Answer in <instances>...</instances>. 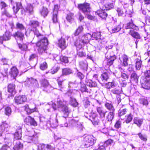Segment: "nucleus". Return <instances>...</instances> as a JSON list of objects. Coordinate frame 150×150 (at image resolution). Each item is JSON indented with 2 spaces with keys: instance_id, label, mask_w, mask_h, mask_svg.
<instances>
[{
  "instance_id": "f257e3e1",
  "label": "nucleus",
  "mask_w": 150,
  "mask_h": 150,
  "mask_svg": "<svg viewBox=\"0 0 150 150\" xmlns=\"http://www.w3.org/2000/svg\"><path fill=\"white\" fill-rule=\"evenodd\" d=\"M66 104V101L61 100L59 98L57 99V104L52 103V107L54 110L58 109V110L62 111L67 116L69 113V110Z\"/></svg>"
},
{
  "instance_id": "f03ea898",
  "label": "nucleus",
  "mask_w": 150,
  "mask_h": 150,
  "mask_svg": "<svg viewBox=\"0 0 150 150\" xmlns=\"http://www.w3.org/2000/svg\"><path fill=\"white\" fill-rule=\"evenodd\" d=\"M91 38V35L89 33L85 34L76 40L75 45L78 48L80 49L84 44L88 43Z\"/></svg>"
},
{
  "instance_id": "7ed1b4c3",
  "label": "nucleus",
  "mask_w": 150,
  "mask_h": 150,
  "mask_svg": "<svg viewBox=\"0 0 150 150\" xmlns=\"http://www.w3.org/2000/svg\"><path fill=\"white\" fill-rule=\"evenodd\" d=\"M41 38H38L41 40L37 43V46L38 47V50L40 54H42L45 52L47 48V46L48 45V40L46 38L40 37Z\"/></svg>"
},
{
  "instance_id": "20e7f679",
  "label": "nucleus",
  "mask_w": 150,
  "mask_h": 150,
  "mask_svg": "<svg viewBox=\"0 0 150 150\" xmlns=\"http://www.w3.org/2000/svg\"><path fill=\"white\" fill-rule=\"evenodd\" d=\"M29 24L31 27L32 28L30 29V35L34 34L36 35L38 38H41L40 37H43V35L41 34L37 30V28L39 26V23L37 21H30Z\"/></svg>"
},
{
  "instance_id": "39448f33",
  "label": "nucleus",
  "mask_w": 150,
  "mask_h": 150,
  "mask_svg": "<svg viewBox=\"0 0 150 150\" xmlns=\"http://www.w3.org/2000/svg\"><path fill=\"white\" fill-rule=\"evenodd\" d=\"M24 84L31 89V91L34 90V88L38 87L39 86L37 80L32 78H28L24 82Z\"/></svg>"
},
{
  "instance_id": "423d86ee",
  "label": "nucleus",
  "mask_w": 150,
  "mask_h": 150,
  "mask_svg": "<svg viewBox=\"0 0 150 150\" xmlns=\"http://www.w3.org/2000/svg\"><path fill=\"white\" fill-rule=\"evenodd\" d=\"M144 83L143 85V88L145 89H150V70H146L144 72Z\"/></svg>"
},
{
  "instance_id": "0eeeda50",
  "label": "nucleus",
  "mask_w": 150,
  "mask_h": 150,
  "mask_svg": "<svg viewBox=\"0 0 150 150\" xmlns=\"http://www.w3.org/2000/svg\"><path fill=\"white\" fill-rule=\"evenodd\" d=\"M86 114V115H84L85 117L90 120L94 125H96L98 124L99 120L96 113L91 112L90 114L89 115H87V113Z\"/></svg>"
},
{
  "instance_id": "6e6552de",
  "label": "nucleus",
  "mask_w": 150,
  "mask_h": 150,
  "mask_svg": "<svg viewBox=\"0 0 150 150\" xmlns=\"http://www.w3.org/2000/svg\"><path fill=\"white\" fill-rule=\"evenodd\" d=\"M78 8L85 14L89 13L90 12L91 8L90 4L88 3H84L78 5Z\"/></svg>"
},
{
  "instance_id": "1a4fd4ad",
  "label": "nucleus",
  "mask_w": 150,
  "mask_h": 150,
  "mask_svg": "<svg viewBox=\"0 0 150 150\" xmlns=\"http://www.w3.org/2000/svg\"><path fill=\"white\" fill-rule=\"evenodd\" d=\"M96 139L92 135L86 136L84 139L86 142L85 145L86 147L92 146L96 142Z\"/></svg>"
},
{
  "instance_id": "9d476101",
  "label": "nucleus",
  "mask_w": 150,
  "mask_h": 150,
  "mask_svg": "<svg viewBox=\"0 0 150 150\" xmlns=\"http://www.w3.org/2000/svg\"><path fill=\"white\" fill-rule=\"evenodd\" d=\"M24 32L17 31L13 34V36L16 40L17 43L21 42L24 38Z\"/></svg>"
},
{
  "instance_id": "9b49d317",
  "label": "nucleus",
  "mask_w": 150,
  "mask_h": 150,
  "mask_svg": "<svg viewBox=\"0 0 150 150\" xmlns=\"http://www.w3.org/2000/svg\"><path fill=\"white\" fill-rule=\"evenodd\" d=\"M34 134L35 133L33 130L30 132H28L24 137L25 141L28 143L31 142L34 139Z\"/></svg>"
},
{
  "instance_id": "f8f14e48",
  "label": "nucleus",
  "mask_w": 150,
  "mask_h": 150,
  "mask_svg": "<svg viewBox=\"0 0 150 150\" xmlns=\"http://www.w3.org/2000/svg\"><path fill=\"white\" fill-rule=\"evenodd\" d=\"M70 123L72 124L73 125H76L78 130L79 132H82L84 128L83 125L82 123L80 122H79L78 121H76L72 119L71 120L70 122Z\"/></svg>"
},
{
  "instance_id": "ddd939ff",
  "label": "nucleus",
  "mask_w": 150,
  "mask_h": 150,
  "mask_svg": "<svg viewBox=\"0 0 150 150\" xmlns=\"http://www.w3.org/2000/svg\"><path fill=\"white\" fill-rule=\"evenodd\" d=\"M27 98L25 96H19L15 97L14 101L16 104H21L26 101Z\"/></svg>"
},
{
  "instance_id": "4468645a",
  "label": "nucleus",
  "mask_w": 150,
  "mask_h": 150,
  "mask_svg": "<svg viewBox=\"0 0 150 150\" xmlns=\"http://www.w3.org/2000/svg\"><path fill=\"white\" fill-rule=\"evenodd\" d=\"M54 147L49 144H40L38 146L37 150H55Z\"/></svg>"
},
{
  "instance_id": "2eb2a0df",
  "label": "nucleus",
  "mask_w": 150,
  "mask_h": 150,
  "mask_svg": "<svg viewBox=\"0 0 150 150\" xmlns=\"http://www.w3.org/2000/svg\"><path fill=\"white\" fill-rule=\"evenodd\" d=\"M105 57L108 59L107 64L109 65L112 64L113 61L116 59L115 55H111L108 52L105 54Z\"/></svg>"
},
{
  "instance_id": "dca6fc26",
  "label": "nucleus",
  "mask_w": 150,
  "mask_h": 150,
  "mask_svg": "<svg viewBox=\"0 0 150 150\" xmlns=\"http://www.w3.org/2000/svg\"><path fill=\"white\" fill-rule=\"evenodd\" d=\"M24 122L28 125H30L34 126H36L37 123L33 118L30 116L26 117L24 120Z\"/></svg>"
},
{
  "instance_id": "f3484780",
  "label": "nucleus",
  "mask_w": 150,
  "mask_h": 150,
  "mask_svg": "<svg viewBox=\"0 0 150 150\" xmlns=\"http://www.w3.org/2000/svg\"><path fill=\"white\" fill-rule=\"evenodd\" d=\"M58 9V6L57 5H55L53 11V16L52 17V20L54 23H56L58 22L57 18Z\"/></svg>"
},
{
  "instance_id": "a211bd4d",
  "label": "nucleus",
  "mask_w": 150,
  "mask_h": 150,
  "mask_svg": "<svg viewBox=\"0 0 150 150\" xmlns=\"http://www.w3.org/2000/svg\"><path fill=\"white\" fill-rule=\"evenodd\" d=\"M14 150H22L23 148V144L18 140H15L13 143Z\"/></svg>"
},
{
  "instance_id": "6ab92c4d",
  "label": "nucleus",
  "mask_w": 150,
  "mask_h": 150,
  "mask_svg": "<svg viewBox=\"0 0 150 150\" xmlns=\"http://www.w3.org/2000/svg\"><path fill=\"white\" fill-rule=\"evenodd\" d=\"M34 105L35 107L34 108H32L31 106L29 107L28 105H26L25 106V110L28 114H31L37 111V109L35 105Z\"/></svg>"
},
{
  "instance_id": "aec40b11",
  "label": "nucleus",
  "mask_w": 150,
  "mask_h": 150,
  "mask_svg": "<svg viewBox=\"0 0 150 150\" xmlns=\"http://www.w3.org/2000/svg\"><path fill=\"white\" fill-rule=\"evenodd\" d=\"M129 34L132 37L137 39H140L141 38L139 33L133 30H130L129 32Z\"/></svg>"
},
{
  "instance_id": "412c9836",
  "label": "nucleus",
  "mask_w": 150,
  "mask_h": 150,
  "mask_svg": "<svg viewBox=\"0 0 150 150\" xmlns=\"http://www.w3.org/2000/svg\"><path fill=\"white\" fill-rule=\"evenodd\" d=\"M18 73V70L15 67H12L11 69L10 74L11 76L13 77V79H15Z\"/></svg>"
},
{
  "instance_id": "4be33fe9",
  "label": "nucleus",
  "mask_w": 150,
  "mask_h": 150,
  "mask_svg": "<svg viewBox=\"0 0 150 150\" xmlns=\"http://www.w3.org/2000/svg\"><path fill=\"white\" fill-rule=\"evenodd\" d=\"M95 14L98 15L103 19H105L107 16V13L103 10H99L95 12Z\"/></svg>"
},
{
  "instance_id": "5701e85b",
  "label": "nucleus",
  "mask_w": 150,
  "mask_h": 150,
  "mask_svg": "<svg viewBox=\"0 0 150 150\" xmlns=\"http://www.w3.org/2000/svg\"><path fill=\"white\" fill-rule=\"evenodd\" d=\"M142 64V61L141 60V57L137 58L135 60V67L137 70H140Z\"/></svg>"
},
{
  "instance_id": "b1692460",
  "label": "nucleus",
  "mask_w": 150,
  "mask_h": 150,
  "mask_svg": "<svg viewBox=\"0 0 150 150\" xmlns=\"http://www.w3.org/2000/svg\"><path fill=\"white\" fill-rule=\"evenodd\" d=\"M16 28L19 30L21 31L26 33V29L23 25L19 22H17L16 24Z\"/></svg>"
},
{
  "instance_id": "393cba45",
  "label": "nucleus",
  "mask_w": 150,
  "mask_h": 150,
  "mask_svg": "<svg viewBox=\"0 0 150 150\" xmlns=\"http://www.w3.org/2000/svg\"><path fill=\"white\" fill-rule=\"evenodd\" d=\"M131 80L132 81H134L136 83H137L139 76H138L137 73L134 71H133V72L132 73L130 77Z\"/></svg>"
},
{
  "instance_id": "a878e982",
  "label": "nucleus",
  "mask_w": 150,
  "mask_h": 150,
  "mask_svg": "<svg viewBox=\"0 0 150 150\" xmlns=\"http://www.w3.org/2000/svg\"><path fill=\"white\" fill-rule=\"evenodd\" d=\"M22 131L21 128L20 127L18 129H17L15 132L14 136L15 139L18 140L21 139V137Z\"/></svg>"
},
{
  "instance_id": "bb28decb",
  "label": "nucleus",
  "mask_w": 150,
  "mask_h": 150,
  "mask_svg": "<svg viewBox=\"0 0 150 150\" xmlns=\"http://www.w3.org/2000/svg\"><path fill=\"white\" fill-rule=\"evenodd\" d=\"M33 7L31 4H28L25 10V12L32 14L33 13Z\"/></svg>"
},
{
  "instance_id": "cd10ccee",
  "label": "nucleus",
  "mask_w": 150,
  "mask_h": 150,
  "mask_svg": "<svg viewBox=\"0 0 150 150\" xmlns=\"http://www.w3.org/2000/svg\"><path fill=\"white\" fill-rule=\"evenodd\" d=\"M80 89L81 91L83 92H86L89 93H91V90L90 89H88L86 88V86L84 83H80Z\"/></svg>"
},
{
  "instance_id": "c85d7f7f",
  "label": "nucleus",
  "mask_w": 150,
  "mask_h": 150,
  "mask_svg": "<svg viewBox=\"0 0 150 150\" xmlns=\"http://www.w3.org/2000/svg\"><path fill=\"white\" fill-rule=\"evenodd\" d=\"M133 121L134 123L136 124L138 127H140L142 124L143 119L135 117L134 118Z\"/></svg>"
},
{
  "instance_id": "c756f323",
  "label": "nucleus",
  "mask_w": 150,
  "mask_h": 150,
  "mask_svg": "<svg viewBox=\"0 0 150 150\" xmlns=\"http://www.w3.org/2000/svg\"><path fill=\"white\" fill-rule=\"evenodd\" d=\"M15 87L14 84L13 83L9 84L8 86V92L12 94L15 93Z\"/></svg>"
},
{
  "instance_id": "7c9ffc66",
  "label": "nucleus",
  "mask_w": 150,
  "mask_h": 150,
  "mask_svg": "<svg viewBox=\"0 0 150 150\" xmlns=\"http://www.w3.org/2000/svg\"><path fill=\"white\" fill-rule=\"evenodd\" d=\"M125 28L126 29L132 28L135 30H137L138 29V27L134 24L132 22L127 23L126 26L125 27Z\"/></svg>"
},
{
  "instance_id": "2f4dec72",
  "label": "nucleus",
  "mask_w": 150,
  "mask_h": 150,
  "mask_svg": "<svg viewBox=\"0 0 150 150\" xmlns=\"http://www.w3.org/2000/svg\"><path fill=\"white\" fill-rule=\"evenodd\" d=\"M121 91V90L120 88L119 87H116L111 90V94H113L117 96V95H120Z\"/></svg>"
},
{
  "instance_id": "473e14b6",
  "label": "nucleus",
  "mask_w": 150,
  "mask_h": 150,
  "mask_svg": "<svg viewBox=\"0 0 150 150\" xmlns=\"http://www.w3.org/2000/svg\"><path fill=\"white\" fill-rule=\"evenodd\" d=\"M40 12L41 15L45 17L47 16L49 11L47 8L43 7L40 10Z\"/></svg>"
},
{
  "instance_id": "72a5a7b5",
  "label": "nucleus",
  "mask_w": 150,
  "mask_h": 150,
  "mask_svg": "<svg viewBox=\"0 0 150 150\" xmlns=\"http://www.w3.org/2000/svg\"><path fill=\"white\" fill-rule=\"evenodd\" d=\"M97 110L102 118L105 117V114L107 112L106 111H104L103 110L102 108L100 107H98L97 108Z\"/></svg>"
},
{
  "instance_id": "f704fd0d",
  "label": "nucleus",
  "mask_w": 150,
  "mask_h": 150,
  "mask_svg": "<svg viewBox=\"0 0 150 150\" xmlns=\"http://www.w3.org/2000/svg\"><path fill=\"white\" fill-rule=\"evenodd\" d=\"M79 66L81 69L86 70L87 69L88 64L86 60L81 61L79 62Z\"/></svg>"
},
{
  "instance_id": "c9c22d12",
  "label": "nucleus",
  "mask_w": 150,
  "mask_h": 150,
  "mask_svg": "<svg viewBox=\"0 0 150 150\" xmlns=\"http://www.w3.org/2000/svg\"><path fill=\"white\" fill-rule=\"evenodd\" d=\"M74 13L70 12L67 14L66 19L68 22L71 23L74 20Z\"/></svg>"
},
{
  "instance_id": "e433bc0d",
  "label": "nucleus",
  "mask_w": 150,
  "mask_h": 150,
  "mask_svg": "<svg viewBox=\"0 0 150 150\" xmlns=\"http://www.w3.org/2000/svg\"><path fill=\"white\" fill-rule=\"evenodd\" d=\"M58 45L62 49L65 48L67 47L65 40L62 38L59 41Z\"/></svg>"
},
{
  "instance_id": "4c0bfd02",
  "label": "nucleus",
  "mask_w": 150,
  "mask_h": 150,
  "mask_svg": "<svg viewBox=\"0 0 150 150\" xmlns=\"http://www.w3.org/2000/svg\"><path fill=\"white\" fill-rule=\"evenodd\" d=\"M86 85L89 86L90 87H96L97 86V83L93 81L92 80L90 79L87 80L86 81Z\"/></svg>"
},
{
  "instance_id": "58836bf2",
  "label": "nucleus",
  "mask_w": 150,
  "mask_h": 150,
  "mask_svg": "<svg viewBox=\"0 0 150 150\" xmlns=\"http://www.w3.org/2000/svg\"><path fill=\"white\" fill-rule=\"evenodd\" d=\"M105 106L106 108L110 112H114L115 110L113 106L111 103H106Z\"/></svg>"
},
{
  "instance_id": "ea45409f",
  "label": "nucleus",
  "mask_w": 150,
  "mask_h": 150,
  "mask_svg": "<svg viewBox=\"0 0 150 150\" xmlns=\"http://www.w3.org/2000/svg\"><path fill=\"white\" fill-rule=\"evenodd\" d=\"M101 37V33L100 32H94L91 35V38H94L96 40L100 39Z\"/></svg>"
},
{
  "instance_id": "a19ab883",
  "label": "nucleus",
  "mask_w": 150,
  "mask_h": 150,
  "mask_svg": "<svg viewBox=\"0 0 150 150\" xmlns=\"http://www.w3.org/2000/svg\"><path fill=\"white\" fill-rule=\"evenodd\" d=\"M109 74L108 73L105 72L101 75L100 78L103 81H106L109 79Z\"/></svg>"
},
{
  "instance_id": "79ce46f5",
  "label": "nucleus",
  "mask_w": 150,
  "mask_h": 150,
  "mask_svg": "<svg viewBox=\"0 0 150 150\" xmlns=\"http://www.w3.org/2000/svg\"><path fill=\"white\" fill-rule=\"evenodd\" d=\"M105 8H103L104 10H109L113 8L114 5L113 3H108L104 5Z\"/></svg>"
},
{
  "instance_id": "37998d69",
  "label": "nucleus",
  "mask_w": 150,
  "mask_h": 150,
  "mask_svg": "<svg viewBox=\"0 0 150 150\" xmlns=\"http://www.w3.org/2000/svg\"><path fill=\"white\" fill-rule=\"evenodd\" d=\"M40 83L42 86L44 87H47L49 85L48 81L45 79H42L40 81Z\"/></svg>"
},
{
  "instance_id": "c03bdc74",
  "label": "nucleus",
  "mask_w": 150,
  "mask_h": 150,
  "mask_svg": "<svg viewBox=\"0 0 150 150\" xmlns=\"http://www.w3.org/2000/svg\"><path fill=\"white\" fill-rule=\"evenodd\" d=\"M18 45V47L20 49L22 50L26 51L28 48L27 45L25 44H21V42H19L17 43Z\"/></svg>"
},
{
  "instance_id": "a18cd8bd",
  "label": "nucleus",
  "mask_w": 150,
  "mask_h": 150,
  "mask_svg": "<svg viewBox=\"0 0 150 150\" xmlns=\"http://www.w3.org/2000/svg\"><path fill=\"white\" fill-rule=\"evenodd\" d=\"M114 115V112H110L107 116V120L108 121H111L113 119Z\"/></svg>"
},
{
  "instance_id": "49530a36",
  "label": "nucleus",
  "mask_w": 150,
  "mask_h": 150,
  "mask_svg": "<svg viewBox=\"0 0 150 150\" xmlns=\"http://www.w3.org/2000/svg\"><path fill=\"white\" fill-rule=\"evenodd\" d=\"M105 86V87L108 89L113 88L115 86V83L113 82H108L106 84Z\"/></svg>"
},
{
  "instance_id": "de8ad7c7",
  "label": "nucleus",
  "mask_w": 150,
  "mask_h": 150,
  "mask_svg": "<svg viewBox=\"0 0 150 150\" xmlns=\"http://www.w3.org/2000/svg\"><path fill=\"white\" fill-rule=\"evenodd\" d=\"M0 71L2 74L4 76H6L7 75L8 68L3 67L0 69Z\"/></svg>"
},
{
  "instance_id": "09e8293b",
  "label": "nucleus",
  "mask_w": 150,
  "mask_h": 150,
  "mask_svg": "<svg viewBox=\"0 0 150 150\" xmlns=\"http://www.w3.org/2000/svg\"><path fill=\"white\" fill-rule=\"evenodd\" d=\"M122 58L123 60V65L125 67L127 66L128 64L127 61L128 59L127 56L125 54H124Z\"/></svg>"
},
{
  "instance_id": "8fccbe9b",
  "label": "nucleus",
  "mask_w": 150,
  "mask_h": 150,
  "mask_svg": "<svg viewBox=\"0 0 150 150\" xmlns=\"http://www.w3.org/2000/svg\"><path fill=\"white\" fill-rule=\"evenodd\" d=\"M16 10L15 9V7L13 6V10L14 12L15 13H17L18 11L21 8L22 6L21 3L18 2L16 3Z\"/></svg>"
},
{
  "instance_id": "3c124183",
  "label": "nucleus",
  "mask_w": 150,
  "mask_h": 150,
  "mask_svg": "<svg viewBox=\"0 0 150 150\" xmlns=\"http://www.w3.org/2000/svg\"><path fill=\"white\" fill-rule=\"evenodd\" d=\"M72 73L71 70L68 68H65L62 70V74L64 75H69Z\"/></svg>"
},
{
  "instance_id": "603ef678",
  "label": "nucleus",
  "mask_w": 150,
  "mask_h": 150,
  "mask_svg": "<svg viewBox=\"0 0 150 150\" xmlns=\"http://www.w3.org/2000/svg\"><path fill=\"white\" fill-rule=\"evenodd\" d=\"M122 28L120 25H119L115 27L111 30V32L112 33L117 32L119 31Z\"/></svg>"
},
{
  "instance_id": "864d4df0",
  "label": "nucleus",
  "mask_w": 150,
  "mask_h": 150,
  "mask_svg": "<svg viewBox=\"0 0 150 150\" xmlns=\"http://www.w3.org/2000/svg\"><path fill=\"white\" fill-rule=\"evenodd\" d=\"M8 125L7 124L4 122L1 126H0V132H3L4 131L6 128L8 127Z\"/></svg>"
},
{
  "instance_id": "5fc2aeb1",
  "label": "nucleus",
  "mask_w": 150,
  "mask_h": 150,
  "mask_svg": "<svg viewBox=\"0 0 150 150\" xmlns=\"http://www.w3.org/2000/svg\"><path fill=\"white\" fill-rule=\"evenodd\" d=\"M60 61L62 63H68L69 62V60L67 57L61 56L60 58Z\"/></svg>"
},
{
  "instance_id": "6e6d98bb",
  "label": "nucleus",
  "mask_w": 150,
  "mask_h": 150,
  "mask_svg": "<svg viewBox=\"0 0 150 150\" xmlns=\"http://www.w3.org/2000/svg\"><path fill=\"white\" fill-rule=\"evenodd\" d=\"M127 110L126 109H120L118 111V115L120 117L126 114Z\"/></svg>"
},
{
  "instance_id": "4d7b16f0",
  "label": "nucleus",
  "mask_w": 150,
  "mask_h": 150,
  "mask_svg": "<svg viewBox=\"0 0 150 150\" xmlns=\"http://www.w3.org/2000/svg\"><path fill=\"white\" fill-rule=\"evenodd\" d=\"M3 37L4 38V40H7L10 39L11 35L9 32H6L5 34L3 35Z\"/></svg>"
},
{
  "instance_id": "13d9d810",
  "label": "nucleus",
  "mask_w": 150,
  "mask_h": 150,
  "mask_svg": "<svg viewBox=\"0 0 150 150\" xmlns=\"http://www.w3.org/2000/svg\"><path fill=\"white\" fill-rule=\"evenodd\" d=\"M83 28L82 26H79L74 33V34L75 36L78 35L80 33H81L83 30Z\"/></svg>"
},
{
  "instance_id": "bf43d9fd",
  "label": "nucleus",
  "mask_w": 150,
  "mask_h": 150,
  "mask_svg": "<svg viewBox=\"0 0 150 150\" xmlns=\"http://www.w3.org/2000/svg\"><path fill=\"white\" fill-rule=\"evenodd\" d=\"M47 68V64L45 62H44L40 64V68L42 70L46 69Z\"/></svg>"
},
{
  "instance_id": "052dcab7",
  "label": "nucleus",
  "mask_w": 150,
  "mask_h": 150,
  "mask_svg": "<svg viewBox=\"0 0 150 150\" xmlns=\"http://www.w3.org/2000/svg\"><path fill=\"white\" fill-rule=\"evenodd\" d=\"M133 117V115L131 113H130L128 115L127 117L125 120V122L127 123H128L130 122L132 119Z\"/></svg>"
},
{
  "instance_id": "680f3d73",
  "label": "nucleus",
  "mask_w": 150,
  "mask_h": 150,
  "mask_svg": "<svg viewBox=\"0 0 150 150\" xmlns=\"http://www.w3.org/2000/svg\"><path fill=\"white\" fill-rule=\"evenodd\" d=\"M70 103L72 106L74 107H76L78 105V103L76 99L72 98H71Z\"/></svg>"
},
{
  "instance_id": "e2e57ef3",
  "label": "nucleus",
  "mask_w": 150,
  "mask_h": 150,
  "mask_svg": "<svg viewBox=\"0 0 150 150\" xmlns=\"http://www.w3.org/2000/svg\"><path fill=\"white\" fill-rule=\"evenodd\" d=\"M137 134L141 140L145 142L147 140V136L146 135H143L140 133L138 134Z\"/></svg>"
},
{
  "instance_id": "0e129e2a",
  "label": "nucleus",
  "mask_w": 150,
  "mask_h": 150,
  "mask_svg": "<svg viewBox=\"0 0 150 150\" xmlns=\"http://www.w3.org/2000/svg\"><path fill=\"white\" fill-rule=\"evenodd\" d=\"M139 101L140 103L146 106L148 104L147 100L145 98H142L140 99Z\"/></svg>"
},
{
  "instance_id": "69168bd1",
  "label": "nucleus",
  "mask_w": 150,
  "mask_h": 150,
  "mask_svg": "<svg viewBox=\"0 0 150 150\" xmlns=\"http://www.w3.org/2000/svg\"><path fill=\"white\" fill-rule=\"evenodd\" d=\"M11 112V108L9 107H7L5 109V113L8 116L10 115Z\"/></svg>"
},
{
  "instance_id": "338daca9",
  "label": "nucleus",
  "mask_w": 150,
  "mask_h": 150,
  "mask_svg": "<svg viewBox=\"0 0 150 150\" xmlns=\"http://www.w3.org/2000/svg\"><path fill=\"white\" fill-rule=\"evenodd\" d=\"M122 123L120 120L117 121L114 125L116 129H119L121 127Z\"/></svg>"
},
{
  "instance_id": "774afa93",
  "label": "nucleus",
  "mask_w": 150,
  "mask_h": 150,
  "mask_svg": "<svg viewBox=\"0 0 150 150\" xmlns=\"http://www.w3.org/2000/svg\"><path fill=\"white\" fill-rule=\"evenodd\" d=\"M7 6V5L4 1H0V7L1 9L5 8Z\"/></svg>"
}]
</instances>
